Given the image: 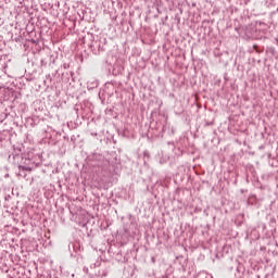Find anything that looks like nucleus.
Listing matches in <instances>:
<instances>
[{"label": "nucleus", "mask_w": 278, "mask_h": 278, "mask_svg": "<svg viewBox=\"0 0 278 278\" xmlns=\"http://www.w3.org/2000/svg\"><path fill=\"white\" fill-rule=\"evenodd\" d=\"M41 66H47V59H41Z\"/></svg>", "instance_id": "39448f33"}, {"label": "nucleus", "mask_w": 278, "mask_h": 278, "mask_svg": "<svg viewBox=\"0 0 278 278\" xmlns=\"http://www.w3.org/2000/svg\"><path fill=\"white\" fill-rule=\"evenodd\" d=\"M210 125H213V123H206V126L210 127Z\"/></svg>", "instance_id": "0eeeda50"}, {"label": "nucleus", "mask_w": 278, "mask_h": 278, "mask_svg": "<svg viewBox=\"0 0 278 278\" xmlns=\"http://www.w3.org/2000/svg\"><path fill=\"white\" fill-rule=\"evenodd\" d=\"M17 177H27V172L25 169H18Z\"/></svg>", "instance_id": "7ed1b4c3"}, {"label": "nucleus", "mask_w": 278, "mask_h": 278, "mask_svg": "<svg viewBox=\"0 0 278 278\" xmlns=\"http://www.w3.org/2000/svg\"><path fill=\"white\" fill-rule=\"evenodd\" d=\"M48 58H50V64H55V56L48 55Z\"/></svg>", "instance_id": "20e7f679"}, {"label": "nucleus", "mask_w": 278, "mask_h": 278, "mask_svg": "<svg viewBox=\"0 0 278 278\" xmlns=\"http://www.w3.org/2000/svg\"><path fill=\"white\" fill-rule=\"evenodd\" d=\"M102 277H108V273H103V274H102Z\"/></svg>", "instance_id": "423d86ee"}, {"label": "nucleus", "mask_w": 278, "mask_h": 278, "mask_svg": "<svg viewBox=\"0 0 278 278\" xmlns=\"http://www.w3.org/2000/svg\"><path fill=\"white\" fill-rule=\"evenodd\" d=\"M20 160H23V154H14L13 155V164H16L18 166L20 170H25L26 173H27V170L29 173H31V170H34L33 167L21 165V163H18Z\"/></svg>", "instance_id": "f257e3e1"}, {"label": "nucleus", "mask_w": 278, "mask_h": 278, "mask_svg": "<svg viewBox=\"0 0 278 278\" xmlns=\"http://www.w3.org/2000/svg\"><path fill=\"white\" fill-rule=\"evenodd\" d=\"M105 42H106V39H103V41H101V40L96 41V45H98V50H92L94 55H99V53H101V51H105V48L103 47V45H105Z\"/></svg>", "instance_id": "f03ea898"}, {"label": "nucleus", "mask_w": 278, "mask_h": 278, "mask_svg": "<svg viewBox=\"0 0 278 278\" xmlns=\"http://www.w3.org/2000/svg\"><path fill=\"white\" fill-rule=\"evenodd\" d=\"M92 47H94V45H91V49H92Z\"/></svg>", "instance_id": "6e6552de"}]
</instances>
